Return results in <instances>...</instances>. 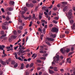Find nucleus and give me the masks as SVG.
<instances>
[{
	"mask_svg": "<svg viewBox=\"0 0 75 75\" xmlns=\"http://www.w3.org/2000/svg\"><path fill=\"white\" fill-rule=\"evenodd\" d=\"M18 45H19V50L18 51V52H17V54L18 55H21V54H23L24 53V51L22 50V49H21V45H20V43L18 44Z\"/></svg>",
	"mask_w": 75,
	"mask_h": 75,
	"instance_id": "f257e3e1",
	"label": "nucleus"
},
{
	"mask_svg": "<svg viewBox=\"0 0 75 75\" xmlns=\"http://www.w3.org/2000/svg\"><path fill=\"white\" fill-rule=\"evenodd\" d=\"M54 59V61L56 63H58V61H59V55H56L55 57H53Z\"/></svg>",
	"mask_w": 75,
	"mask_h": 75,
	"instance_id": "f03ea898",
	"label": "nucleus"
},
{
	"mask_svg": "<svg viewBox=\"0 0 75 75\" xmlns=\"http://www.w3.org/2000/svg\"><path fill=\"white\" fill-rule=\"evenodd\" d=\"M72 10H70L69 11L68 13V15H67V17H71V16H72Z\"/></svg>",
	"mask_w": 75,
	"mask_h": 75,
	"instance_id": "7ed1b4c3",
	"label": "nucleus"
},
{
	"mask_svg": "<svg viewBox=\"0 0 75 75\" xmlns=\"http://www.w3.org/2000/svg\"><path fill=\"white\" fill-rule=\"evenodd\" d=\"M51 31L52 32H57L58 33V29L55 27H54L52 28Z\"/></svg>",
	"mask_w": 75,
	"mask_h": 75,
	"instance_id": "20e7f679",
	"label": "nucleus"
},
{
	"mask_svg": "<svg viewBox=\"0 0 75 75\" xmlns=\"http://www.w3.org/2000/svg\"><path fill=\"white\" fill-rule=\"evenodd\" d=\"M56 35H57L56 34H51L50 35V38H54L56 37Z\"/></svg>",
	"mask_w": 75,
	"mask_h": 75,
	"instance_id": "39448f33",
	"label": "nucleus"
},
{
	"mask_svg": "<svg viewBox=\"0 0 75 75\" xmlns=\"http://www.w3.org/2000/svg\"><path fill=\"white\" fill-rule=\"evenodd\" d=\"M46 39H47V40H48V41H53L54 40V39L52 38H47Z\"/></svg>",
	"mask_w": 75,
	"mask_h": 75,
	"instance_id": "423d86ee",
	"label": "nucleus"
},
{
	"mask_svg": "<svg viewBox=\"0 0 75 75\" xmlns=\"http://www.w3.org/2000/svg\"><path fill=\"white\" fill-rule=\"evenodd\" d=\"M71 28L72 29V30H74L75 29V23H74L73 24V25L71 27Z\"/></svg>",
	"mask_w": 75,
	"mask_h": 75,
	"instance_id": "0eeeda50",
	"label": "nucleus"
},
{
	"mask_svg": "<svg viewBox=\"0 0 75 75\" xmlns=\"http://www.w3.org/2000/svg\"><path fill=\"white\" fill-rule=\"evenodd\" d=\"M68 8V7L67 6H66L65 7H64L63 9V11H65Z\"/></svg>",
	"mask_w": 75,
	"mask_h": 75,
	"instance_id": "6e6552de",
	"label": "nucleus"
},
{
	"mask_svg": "<svg viewBox=\"0 0 75 75\" xmlns=\"http://www.w3.org/2000/svg\"><path fill=\"white\" fill-rule=\"evenodd\" d=\"M0 62L2 65H6V62H4V61H3L2 60H0Z\"/></svg>",
	"mask_w": 75,
	"mask_h": 75,
	"instance_id": "1a4fd4ad",
	"label": "nucleus"
},
{
	"mask_svg": "<svg viewBox=\"0 0 75 75\" xmlns=\"http://www.w3.org/2000/svg\"><path fill=\"white\" fill-rule=\"evenodd\" d=\"M37 54H35V53H34L33 54L32 56V58H33V57H34L33 59H35V58H36V57H37Z\"/></svg>",
	"mask_w": 75,
	"mask_h": 75,
	"instance_id": "9d476101",
	"label": "nucleus"
},
{
	"mask_svg": "<svg viewBox=\"0 0 75 75\" xmlns=\"http://www.w3.org/2000/svg\"><path fill=\"white\" fill-rule=\"evenodd\" d=\"M13 55H15V57L16 58V59H18V57H17V54L16 52H15L14 53H13Z\"/></svg>",
	"mask_w": 75,
	"mask_h": 75,
	"instance_id": "9b49d317",
	"label": "nucleus"
},
{
	"mask_svg": "<svg viewBox=\"0 0 75 75\" xmlns=\"http://www.w3.org/2000/svg\"><path fill=\"white\" fill-rule=\"evenodd\" d=\"M2 28L4 30H7V29H8V28H6V27L4 25L2 26Z\"/></svg>",
	"mask_w": 75,
	"mask_h": 75,
	"instance_id": "f8f14e48",
	"label": "nucleus"
},
{
	"mask_svg": "<svg viewBox=\"0 0 75 75\" xmlns=\"http://www.w3.org/2000/svg\"><path fill=\"white\" fill-rule=\"evenodd\" d=\"M49 72L50 74H54V71L52 70H50V69H49Z\"/></svg>",
	"mask_w": 75,
	"mask_h": 75,
	"instance_id": "ddd939ff",
	"label": "nucleus"
},
{
	"mask_svg": "<svg viewBox=\"0 0 75 75\" xmlns=\"http://www.w3.org/2000/svg\"><path fill=\"white\" fill-rule=\"evenodd\" d=\"M3 54H3L2 55V57L3 58H4V57H6V56H7V54H5V52H3Z\"/></svg>",
	"mask_w": 75,
	"mask_h": 75,
	"instance_id": "4468645a",
	"label": "nucleus"
},
{
	"mask_svg": "<svg viewBox=\"0 0 75 75\" xmlns=\"http://www.w3.org/2000/svg\"><path fill=\"white\" fill-rule=\"evenodd\" d=\"M24 63H22L21 65V67L20 69H23L24 68Z\"/></svg>",
	"mask_w": 75,
	"mask_h": 75,
	"instance_id": "2eb2a0df",
	"label": "nucleus"
},
{
	"mask_svg": "<svg viewBox=\"0 0 75 75\" xmlns=\"http://www.w3.org/2000/svg\"><path fill=\"white\" fill-rule=\"evenodd\" d=\"M8 9L9 11H11L13 10V8L12 7L8 8Z\"/></svg>",
	"mask_w": 75,
	"mask_h": 75,
	"instance_id": "dca6fc26",
	"label": "nucleus"
},
{
	"mask_svg": "<svg viewBox=\"0 0 75 75\" xmlns=\"http://www.w3.org/2000/svg\"><path fill=\"white\" fill-rule=\"evenodd\" d=\"M53 70L54 71H58V69H57V67H54Z\"/></svg>",
	"mask_w": 75,
	"mask_h": 75,
	"instance_id": "f3484780",
	"label": "nucleus"
},
{
	"mask_svg": "<svg viewBox=\"0 0 75 75\" xmlns=\"http://www.w3.org/2000/svg\"><path fill=\"white\" fill-rule=\"evenodd\" d=\"M71 59H67V62H69V64H71Z\"/></svg>",
	"mask_w": 75,
	"mask_h": 75,
	"instance_id": "a211bd4d",
	"label": "nucleus"
},
{
	"mask_svg": "<svg viewBox=\"0 0 75 75\" xmlns=\"http://www.w3.org/2000/svg\"><path fill=\"white\" fill-rule=\"evenodd\" d=\"M10 4L11 5H13L14 4V1H11L10 2Z\"/></svg>",
	"mask_w": 75,
	"mask_h": 75,
	"instance_id": "6ab92c4d",
	"label": "nucleus"
},
{
	"mask_svg": "<svg viewBox=\"0 0 75 75\" xmlns=\"http://www.w3.org/2000/svg\"><path fill=\"white\" fill-rule=\"evenodd\" d=\"M17 37V36H14V35H12L11 36L12 38H13V39H15V38H16Z\"/></svg>",
	"mask_w": 75,
	"mask_h": 75,
	"instance_id": "aec40b11",
	"label": "nucleus"
},
{
	"mask_svg": "<svg viewBox=\"0 0 75 75\" xmlns=\"http://www.w3.org/2000/svg\"><path fill=\"white\" fill-rule=\"evenodd\" d=\"M65 37V35H62L60 36V37L61 38H64Z\"/></svg>",
	"mask_w": 75,
	"mask_h": 75,
	"instance_id": "412c9836",
	"label": "nucleus"
},
{
	"mask_svg": "<svg viewBox=\"0 0 75 75\" xmlns=\"http://www.w3.org/2000/svg\"><path fill=\"white\" fill-rule=\"evenodd\" d=\"M8 24H9V23H8V22L7 21L5 22L4 23V25H8Z\"/></svg>",
	"mask_w": 75,
	"mask_h": 75,
	"instance_id": "4be33fe9",
	"label": "nucleus"
},
{
	"mask_svg": "<svg viewBox=\"0 0 75 75\" xmlns=\"http://www.w3.org/2000/svg\"><path fill=\"white\" fill-rule=\"evenodd\" d=\"M19 30H23V27L22 26H21L19 27Z\"/></svg>",
	"mask_w": 75,
	"mask_h": 75,
	"instance_id": "5701e85b",
	"label": "nucleus"
},
{
	"mask_svg": "<svg viewBox=\"0 0 75 75\" xmlns=\"http://www.w3.org/2000/svg\"><path fill=\"white\" fill-rule=\"evenodd\" d=\"M33 18H34L35 19V20H36V19H37V18H35V14L34 13L33 14Z\"/></svg>",
	"mask_w": 75,
	"mask_h": 75,
	"instance_id": "b1692460",
	"label": "nucleus"
},
{
	"mask_svg": "<svg viewBox=\"0 0 75 75\" xmlns=\"http://www.w3.org/2000/svg\"><path fill=\"white\" fill-rule=\"evenodd\" d=\"M40 59H42V60H45V59L46 58L45 57H41L40 58Z\"/></svg>",
	"mask_w": 75,
	"mask_h": 75,
	"instance_id": "393cba45",
	"label": "nucleus"
},
{
	"mask_svg": "<svg viewBox=\"0 0 75 75\" xmlns=\"http://www.w3.org/2000/svg\"><path fill=\"white\" fill-rule=\"evenodd\" d=\"M33 65H34V63H31L30 66V68H31V67H33Z\"/></svg>",
	"mask_w": 75,
	"mask_h": 75,
	"instance_id": "a878e982",
	"label": "nucleus"
},
{
	"mask_svg": "<svg viewBox=\"0 0 75 75\" xmlns=\"http://www.w3.org/2000/svg\"><path fill=\"white\" fill-rule=\"evenodd\" d=\"M70 23L71 24H72L73 23H74V20H71L70 21Z\"/></svg>",
	"mask_w": 75,
	"mask_h": 75,
	"instance_id": "bb28decb",
	"label": "nucleus"
},
{
	"mask_svg": "<svg viewBox=\"0 0 75 75\" xmlns=\"http://www.w3.org/2000/svg\"><path fill=\"white\" fill-rule=\"evenodd\" d=\"M15 63V61H11V64L12 65H14Z\"/></svg>",
	"mask_w": 75,
	"mask_h": 75,
	"instance_id": "cd10ccee",
	"label": "nucleus"
},
{
	"mask_svg": "<svg viewBox=\"0 0 75 75\" xmlns=\"http://www.w3.org/2000/svg\"><path fill=\"white\" fill-rule=\"evenodd\" d=\"M62 4H63L66 5L67 4V2L65 1L62 2Z\"/></svg>",
	"mask_w": 75,
	"mask_h": 75,
	"instance_id": "c85d7f7f",
	"label": "nucleus"
},
{
	"mask_svg": "<svg viewBox=\"0 0 75 75\" xmlns=\"http://www.w3.org/2000/svg\"><path fill=\"white\" fill-rule=\"evenodd\" d=\"M7 14L8 15H11V13L10 12L8 11L7 12Z\"/></svg>",
	"mask_w": 75,
	"mask_h": 75,
	"instance_id": "c756f323",
	"label": "nucleus"
},
{
	"mask_svg": "<svg viewBox=\"0 0 75 75\" xmlns=\"http://www.w3.org/2000/svg\"><path fill=\"white\" fill-rule=\"evenodd\" d=\"M69 18V19H72L73 18H74V16H71L69 17H67Z\"/></svg>",
	"mask_w": 75,
	"mask_h": 75,
	"instance_id": "7c9ffc66",
	"label": "nucleus"
},
{
	"mask_svg": "<svg viewBox=\"0 0 75 75\" xmlns=\"http://www.w3.org/2000/svg\"><path fill=\"white\" fill-rule=\"evenodd\" d=\"M4 31L3 30L1 31L0 32V34L1 35H3V34H4Z\"/></svg>",
	"mask_w": 75,
	"mask_h": 75,
	"instance_id": "2f4dec72",
	"label": "nucleus"
},
{
	"mask_svg": "<svg viewBox=\"0 0 75 75\" xmlns=\"http://www.w3.org/2000/svg\"><path fill=\"white\" fill-rule=\"evenodd\" d=\"M18 59H19V60H20V61H23V59H21V58L20 57H19L18 58Z\"/></svg>",
	"mask_w": 75,
	"mask_h": 75,
	"instance_id": "473e14b6",
	"label": "nucleus"
},
{
	"mask_svg": "<svg viewBox=\"0 0 75 75\" xmlns=\"http://www.w3.org/2000/svg\"><path fill=\"white\" fill-rule=\"evenodd\" d=\"M60 51H61V52H62V54H64V52L63 51V48H62L60 49Z\"/></svg>",
	"mask_w": 75,
	"mask_h": 75,
	"instance_id": "72a5a7b5",
	"label": "nucleus"
},
{
	"mask_svg": "<svg viewBox=\"0 0 75 75\" xmlns=\"http://www.w3.org/2000/svg\"><path fill=\"white\" fill-rule=\"evenodd\" d=\"M18 66V64L16 63V64L14 65V68H16Z\"/></svg>",
	"mask_w": 75,
	"mask_h": 75,
	"instance_id": "f704fd0d",
	"label": "nucleus"
},
{
	"mask_svg": "<svg viewBox=\"0 0 75 75\" xmlns=\"http://www.w3.org/2000/svg\"><path fill=\"white\" fill-rule=\"evenodd\" d=\"M52 22H53V23H54L55 24H57V23H58V22L57 21L55 20L53 21Z\"/></svg>",
	"mask_w": 75,
	"mask_h": 75,
	"instance_id": "c9c22d12",
	"label": "nucleus"
},
{
	"mask_svg": "<svg viewBox=\"0 0 75 75\" xmlns=\"http://www.w3.org/2000/svg\"><path fill=\"white\" fill-rule=\"evenodd\" d=\"M21 48L22 50H25V48H26V47L25 48L24 47V46H21Z\"/></svg>",
	"mask_w": 75,
	"mask_h": 75,
	"instance_id": "e433bc0d",
	"label": "nucleus"
},
{
	"mask_svg": "<svg viewBox=\"0 0 75 75\" xmlns=\"http://www.w3.org/2000/svg\"><path fill=\"white\" fill-rule=\"evenodd\" d=\"M45 43L47 45H50V43L48 42H46Z\"/></svg>",
	"mask_w": 75,
	"mask_h": 75,
	"instance_id": "4c0bfd02",
	"label": "nucleus"
},
{
	"mask_svg": "<svg viewBox=\"0 0 75 75\" xmlns=\"http://www.w3.org/2000/svg\"><path fill=\"white\" fill-rule=\"evenodd\" d=\"M43 37H44V35H42L40 36V39H41L42 40V38H43Z\"/></svg>",
	"mask_w": 75,
	"mask_h": 75,
	"instance_id": "58836bf2",
	"label": "nucleus"
},
{
	"mask_svg": "<svg viewBox=\"0 0 75 75\" xmlns=\"http://www.w3.org/2000/svg\"><path fill=\"white\" fill-rule=\"evenodd\" d=\"M13 34L15 35H16V34H17V31L16 30H15L13 31Z\"/></svg>",
	"mask_w": 75,
	"mask_h": 75,
	"instance_id": "ea45409f",
	"label": "nucleus"
},
{
	"mask_svg": "<svg viewBox=\"0 0 75 75\" xmlns=\"http://www.w3.org/2000/svg\"><path fill=\"white\" fill-rule=\"evenodd\" d=\"M1 11H2V13H4V12H5V11H4V8H1Z\"/></svg>",
	"mask_w": 75,
	"mask_h": 75,
	"instance_id": "a19ab883",
	"label": "nucleus"
},
{
	"mask_svg": "<svg viewBox=\"0 0 75 75\" xmlns=\"http://www.w3.org/2000/svg\"><path fill=\"white\" fill-rule=\"evenodd\" d=\"M46 8V7L45 6H43L42 7V10H44Z\"/></svg>",
	"mask_w": 75,
	"mask_h": 75,
	"instance_id": "79ce46f5",
	"label": "nucleus"
},
{
	"mask_svg": "<svg viewBox=\"0 0 75 75\" xmlns=\"http://www.w3.org/2000/svg\"><path fill=\"white\" fill-rule=\"evenodd\" d=\"M65 34H69V31L66 30L65 31Z\"/></svg>",
	"mask_w": 75,
	"mask_h": 75,
	"instance_id": "37998d69",
	"label": "nucleus"
},
{
	"mask_svg": "<svg viewBox=\"0 0 75 75\" xmlns=\"http://www.w3.org/2000/svg\"><path fill=\"white\" fill-rule=\"evenodd\" d=\"M38 10V7H36V8L35 9V11H37V10Z\"/></svg>",
	"mask_w": 75,
	"mask_h": 75,
	"instance_id": "c03bdc74",
	"label": "nucleus"
},
{
	"mask_svg": "<svg viewBox=\"0 0 75 75\" xmlns=\"http://www.w3.org/2000/svg\"><path fill=\"white\" fill-rule=\"evenodd\" d=\"M32 3H34V4L37 3V1L35 0H33L32 1Z\"/></svg>",
	"mask_w": 75,
	"mask_h": 75,
	"instance_id": "a18cd8bd",
	"label": "nucleus"
},
{
	"mask_svg": "<svg viewBox=\"0 0 75 75\" xmlns=\"http://www.w3.org/2000/svg\"><path fill=\"white\" fill-rule=\"evenodd\" d=\"M69 51H70V50L69 49H68L66 50V52H67V53L69 52Z\"/></svg>",
	"mask_w": 75,
	"mask_h": 75,
	"instance_id": "49530a36",
	"label": "nucleus"
},
{
	"mask_svg": "<svg viewBox=\"0 0 75 75\" xmlns=\"http://www.w3.org/2000/svg\"><path fill=\"white\" fill-rule=\"evenodd\" d=\"M47 55H48V54H43V57H47Z\"/></svg>",
	"mask_w": 75,
	"mask_h": 75,
	"instance_id": "de8ad7c7",
	"label": "nucleus"
},
{
	"mask_svg": "<svg viewBox=\"0 0 75 75\" xmlns=\"http://www.w3.org/2000/svg\"><path fill=\"white\" fill-rule=\"evenodd\" d=\"M33 4H30V7H33Z\"/></svg>",
	"mask_w": 75,
	"mask_h": 75,
	"instance_id": "09e8293b",
	"label": "nucleus"
},
{
	"mask_svg": "<svg viewBox=\"0 0 75 75\" xmlns=\"http://www.w3.org/2000/svg\"><path fill=\"white\" fill-rule=\"evenodd\" d=\"M18 34H21V31L20 30H18Z\"/></svg>",
	"mask_w": 75,
	"mask_h": 75,
	"instance_id": "8fccbe9b",
	"label": "nucleus"
},
{
	"mask_svg": "<svg viewBox=\"0 0 75 75\" xmlns=\"http://www.w3.org/2000/svg\"><path fill=\"white\" fill-rule=\"evenodd\" d=\"M6 20H7V21H8V20H9L10 19V18H9L8 16H7L6 17Z\"/></svg>",
	"mask_w": 75,
	"mask_h": 75,
	"instance_id": "3c124183",
	"label": "nucleus"
},
{
	"mask_svg": "<svg viewBox=\"0 0 75 75\" xmlns=\"http://www.w3.org/2000/svg\"><path fill=\"white\" fill-rule=\"evenodd\" d=\"M32 21H31L30 22V24L29 25V27H31V25H32Z\"/></svg>",
	"mask_w": 75,
	"mask_h": 75,
	"instance_id": "603ef678",
	"label": "nucleus"
},
{
	"mask_svg": "<svg viewBox=\"0 0 75 75\" xmlns=\"http://www.w3.org/2000/svg\"><path fill=\"white\" fill-rule=\"evenodd\" d=\"M26 6L28 7H30V4H26Z\"/></svg>",
	"mask_w": 75,
	"mask_h": 75,
	"instance_id": "864d4df0",
	"label": "nucleus"
},
{
	"mask_svg": "<svg viewBox=\"0 0 75 75\" xmlns=\"http://www.w3.org/2000/svg\"><path fill=\"white\" fill-rule=\"evenodd\" d=\"M55 65V62H52V66H54Z\"/></svg>",
	"mask_w": 75,
	"mask_h": 75,
	"instance_id": "5fc2aeb1",
	"label": "nucleus"
},
{
	"mask_svg": "<svg viewBox=\"0 0 75 75\" xmlns=\"http://www.w3.org/2000/svg\"><path fill=\"white\" fill-rule=\"evenodd\" d=\"M27 8L26 7H24V10L25 11H27Z\"/></svg>",
	"mask_w": 75,
	"mask_h": 75,
	"instance_id": "6e6d98bb",
	"label": "nucleus"
},
{
	"mask_svg": "<svg viewBox=\"0 0 75 75\" xmlns=\"http://www.w3.org/2000/svg\"><path fill=\"white\" fill-rule=\"evenodd\" d=\"M53 10L55 11V10H57V8L56 7H55L53 8Z\"/></svg>",
	"mask_w": 75,
	"mask_h": 75,
	"instance_id": "4d7b16f0",
	"label": "nucleus"
},
{
	"mask_svg": "<svg viewBox=\"0 0 75 75\" xmlns=\"http://www.w3.org/2000/svg\"><path fill=\"white\" fill-rule=\"evenodd\" d=\"M53 26V25L52 24H50L49 25V27H52Z\"/></svg>",
	"mask_w": 75,
	"mask_h": 75,
	"instance_id": "13d9d810",
	"label": "nucleus"
},
{
	"mask_svg": "<svg viewBox=\"0 0 75 75\" xmlns=\"http://www.w3.org/2000/svg\"><path fill=\"white\" fill-rule=\"evenodd\" d=\"M18 46H17L16 47H14V48L15 49V50H17V49L18 48Z\"/></svg>",
	"mask_w": 75,
	"mask_h": 75,
	"instance_id": "bf43d9fd",
	"label": "nucleus"
},
{
	"mask_svg": "<svg viewBox=\"0 0 75 75\" xmlns=\"http://www.w3.org/2000/svg\"><path fill=\"white\" fill-rule=\"evenodd\" d=\"M19 22H20V23H21L22 22V20H21V19H19L18 20Z\"/></svg>",
	"mask_w": 75,
	"mask_h": 75,
	"instance_id": "052dcab7",
	"label": "nucleus"
},
{
	"mask_svg": "<svg viewBox=\"0 0 75 75\" xmlns=\"http://www.w3.org/2000/svg\"><path fill=\"white\" fill-rule=\"evenodd\" d=\"M60 71L62 72H64V69H60Z\"/></svg>",
	"mask_w": 75,
	"mask_h": 75,
	"instance_id": "680f3d73",
	"label": "nucleus"
},
{
	"mask_svg": "<svg viewBox=\"0 0 75 75\" xmlns=\"http://www.w3.org/2000/svg\"><path fill=\"white\" fill-rule=\"evenodd\" d=\"M54 19H55V20H58V19H59V18L57 17H54Z\"/></svg>",
	"mask_w": 75,
	"mask_h": 75,
	"instance_id": "e2e57ef3",
	"label": "nucleus"
},
{
	"mask_svg": "<svg viewBox=\"0 0 75 75\" xmlns=\"http://www.w3.org/2000/svg\"><path fill=\"white\" fill-rule=\"evenodd\" d=\"M0 48L1 50H4L3 48L2 47H1V45L0 46Z\"/></svg>",
	"mask_w": 75,
	"mask_h": 75,
	"instance_id": "0e129e2a",
	"label": "nucleus"
},
{
	"mask_svg": "<svg viewBox=\"0 0 75 75\" xmlns=\"http://www.w3.org/2000/svg\"><path fill=\"white\" fill-rule=\"evenodd\" d=\"M41 21V23H44L45 22V20H42Z\"/></svg>",
	"mask_w": 75,
	"mask_h": 75,
	"instance_id": "69168bd1",
	"label": "nucleus"
},
{
	"mask_svg": "<svg viewBox=\"0 0 75 75\" xmlns=\"http://www.w3.org/2000/svg\"><path fill=\"white\" fill-rule=\"evenodd\" d=\"M50 69H54V67L50 66Z\"/></svg>",
	"mask_w": 75,
	"mask_h": 75,
	"instance_id": "338daca9",
	"label": "nucleus"
},
{
	"mask_svg": "<svg viewBox=\"0 0 75 75\" xmlns=\"http://www.w3.org/2000/svg\"><path fill=\"white\" fill-rule=\"evenodd\" d=\"M42 74V72H40L39 73L38 75H41Z\"/></svg>",
	"mask_w": 75,
	"mask_h": 75,
	"instance_id": "774afa93",
	"label": "nucleus"
}]
</instances>
